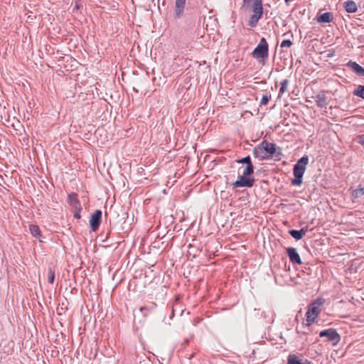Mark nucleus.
<instances>
[{"mask_svg": "<svg viewBox=\"0 0 364 364\" xmlns=\"http://www.w3.org/2000/svg\"><path fill=\"white\" fill-rule=\"evenodd\" d=\"M252 55L255 59H267L269 56V46L266 39L262 37L259 44L253 50Z\"/></svg>", "mask_w": 364, "mask_h": 364, "instance_id": "20e7f679", "label": "nucleus"}, {"mask_svg": "<svg viewBox=\"0 0 364 364\" xmlns=\"http://www.w3.org/2000/svg\"><path fill=\"white\" fill-rule=\"evenodd\" d=\"M344 8L348 13H355L358 9L355 2L350 0L344 2Z\"/></svg>", "mask_w": 364, "mask_h": 364, "instance_id": "f3484780", "label": "nucleus"}, {"mask_svg": "<svg viewBox=\"0 0 364 364\" xmlns=\"http://www.w3.org/2000/svg\"><path fill=\"white\" fill-rule=\"evenodd\" d=\"M358 143L361 145H364V135H361L358 137Z\"/></svg>", "mask_w": 364, "mask_h": 364, "instance_id": "473e14b6", "label": "nucleus"}, {"mask_svg": "<svg viewBox=\"0 0 364 364\" xmlns=\"http://www.w3.org/2000/svg\"><path fill=\"white\" fill-rule=\"evenodd\" d=\"M304 364H314L313 362H311V361H310V360H307V359H305V360H304Z\"/></svg>", "mask_w": 364, "mask_h": 364, "instance_id": "f704fd0d", "label": "nucleus"}, {"mask_svg": "<svg viewBox=\"0 0 364 364\" xmlns=\"http://www.w3.org/2000/svg\"><path fill=\"white\" fill-rule=\"evenodd\" d=\"M363 195H364V188L361 187L360 186H359V187L358 188L353 190L352 192V194H351L353 200L359 198L361 196H363Z\"/></svg>", "mask_w": 364, "mask_h": 364, "instance_id": "a211bd4d", "label": "nucleus"}, {"mask_svg": "<svg viewBox=\"0 0 364 364\" xmlns=\"http://www.w3.org/2000/svg\"><path fill=\"white\" fill-rule=\"evenodd\" d=\"M252 0H242V6L248 7Z\"/></svg>", "mask_w": 364, "mask_h": 364, "instance_id": "2f4dec72", "label": "nucleus"}, {"mask_svg": "<svg viewBox=\"0 0 364 364\" xmlns=\"http://www.w3.org/2000/svg\"><path fill=\"white\" fill-rule=\"evenodd\" d=\"M252 11L253 14L250 16L249 21H248V25L251 28H255L257 26L259 20L262 18L264 11L263 9H253L252 8Z\"/></svg>", "mask_w": 364, "mask_h": 364, "instance_id": "6e6552de", "label": "nucleus"}, {"mask_svg": "<svg viewBox=\"0 0 364 364\" xmlns=\"http://www.w3.org/2000/svg\"><path fill=\"white\" fill-rule=\"evenodd\" d=\"M252 8L263 9L262 4H259V3H256V2H254V1L252 3Z\"/></svg>", "mask_w": 364, "mask_h": 364, "instance_id": "c756f323", "label": "nucleus"}, {"mask_svg": "<svg viewBox=\"0 0 364 364\" xmlns=\"http://www.w3.org/2000/svg\"><path fill=\"white\" fill-rule=\"evenodd\" d=\"M270 98H271L270 96L263 95L262 97L260 104L262 105H266L268 103Z\"/></svg>", "mask_w": 364, "mask_h": 364, "instance_id": "cd10ccee", "label": "nucleus"}, {"mask_svg": "<svg viewBox=\"0 0 364 364\" xmlns=\"http://www.w3.org/2000/svg\"><path fill=\"white\" fill-rule=\"evenodd\" d=\"M287 253L290 262L293 264H301L302 263L301 257L294 247H288Z\"/></svg>", "mask_w": 364, "mask_h": 364, "instance_id": "1a4fd4ad", "label": "nucleus"}, {"mask_svg": "<svg viewBox=\"0 0 364 364\" xmlns=\"http://www.w3.org/2000/svg\"><path fill=\"white\" fill-rule=\"evenodd\" d=\"M75 210V212L74 213V218H77V219H80L81 218V216H80V211L82 210Z\"/></svg>", "mask_w": 364, "mask_h": 364, "instance_id": "7c9ffc66", "label": "nucleus"}, {"mask_svg": "<svg viewBox=\"0 0 364 364\" xmlns=\"http://www.w3.org/2000/svg\"><path fill=\"white\" fill-rule=\"evenodd\" d=\"M347 66L350 68L355 74L360 76H364V68H362L359 64L356 62H353L350 60L347 63Z\"/></svg>", "mask_w": 364, "mask_h": 364, "instance_id": "4468645a", "label": "nucleus"}, {"mask_svg": "<svg viewBox=\"0 0 364 364\" xmlns=\"http://www.w3.org/2000/svg\"><path fill=\"white\" fill-rule=\"evenodd\" d=\"M316 105L320 108L326 107L327 105L326 92L322 90L315 97Z\"/></svg>", "mask_w": 364, "mask_h": 364, "instance_id": "f8f14e48", "label": "nucleus"}, {"mask_svg": "<svg viewBox=\"0 0 364 364\" xmlns=\"http://www.w3.org/2000/svg\"><path fill=\"white\" fill-rule=\"evenodd\" d=\"M255 181V180L253 177L242 175L238 177L237 181L233 182L232 186L234 188H251L253 186Z\"/></svg>", "mask_w": 364, "mask_h": 364, "instance_id": "423d86ee", "label": "nucleus"}, {"mask_svg": "<svg viewBox=\"0 0 364 364\" xmlns=\"http://www.w3.org/2000/svg\"><path fill=\"white\" fill-rule=\"evenodd\" d=\"M289 84V81L287 79H284L281 82V87L279 89V95H282L287 90V86Z\"/></svg>", "mask_w": 364, "mask_h": 364, "instance_id": "412c9836", "label": "nucleus"}, {"mask_svg": "<svg viewBox=\"0 0 364 364\" xmlns=\"http://www.w3.org/2000/svg\"><path fill=\"white\" fill-rule=\"evenodd\" d=\"M237 163L246 164V166H249V164L253 165L250 156H247L244 158L237 160Z\"/></svg>", "mask_w": 364, "mask_h": 364, "instance_id": "393cba45", "label": "nucleus"}, {"mask_svg": "<svg viewBox=\"0 0 364 364\" xmlns=\"http://www.w3.org/2000/svg\"><path fill=\"white\" fill-rule=\"evenodd\" d=\"M301 231V235L304 237L306 233L309 231V230H311V229H309V226L308 225H306L304 227H303L301 230H299Z\"/></svg>", "mask_w": 364, "mask_h": 364, "instance_id": "c85d7f7f", "label": "nucleus"}, {"mask_svg": "<svg viewBox=\"0 0 364 364\" xmlns=\"http://www.w3.org/2000/svg\"><path fill=\"white\" fill-rule=\"evenodd\" d=\"M355 96L364 99V85H358L353 92Z\"/></svg>", "mask_w": 364, "mask_h": 364, "instance_id": "aec40b11", "label": "nucleus"}, {"mask_svg": "<svg viewBox=\"0 0 364 364\" xmlns=\"http://www.w3.org/2000/svg\"><path fill=\"white\" fill-rule=\"evenodd\" d=\"M333 19V14L331 12L323 13L317 17V21L321 23H330Z\"/></svg>", "mask_w": 364, "mask_h": 364, "instance_id": "2eb2a0df", "label": "nucleus"}, {"mask_svg": "<svg viewBox=\"0 0 364 364\" xmlns=\"http://www.w3.org/2000/svg\"><path fill=\"white\" fill-rule=\"evenodd\" d=\"M319 336L321 338L326 337L327 341L332 343L333 346H336L341 341V336L335 328H332L321 331L319 333Z\"/></svg>", "mask_w": 364, "mask_h": 364, "instance_id": "39448f33", "label": "nucleus"}, {"mask_svg": "<svg viewBox=\"0 0 364 364\" xmlns=\"http://www.w3.org/2000/svg\"><path fill=\"white\" fill-rule=\"evenodd\" d=\"M261 143L268 158H274L276 161H279L282 159V153L280 147L277 146L275 144L269 142L266 140L262 141Z\"/></svg>", "mask_w": 364, "mask_h": 364, "instance_id": "7ed1b4c3", "label": "nucleus"}, {"mask_svg": "<svg viewBox=\"0 0 364 364\" xmlns=\"http://www.w3.org/2000/svg\"><path fill=\"white\" fill-rule=\"evenodd\" d=\"M291 0H284L287 5H289V3Z\"/></svg>", "mask_w": 364, "mask_h": 364, "instance_id": "e433bc0d", "label": "nucleus"}, {"mask_svg": "<svg viewBox=\"0 0 364 364\" xmlns=\"http://www.w3.org/2000/svg\"><path fill=\"white\" fill-rule=\"evenodd\" d=\"M55 271L53 270L51 268H48V281L50 284H53L55 280Z\"/></svg>", "mask_w": 364, "mask_h": 364, "instance_id": "a878e982", "label": "nucleus"}, {"mask_svg": "<svg viewBox=\"0 0 364 364\" xmlns=\"http://www.w3.org/2000/svg\"><path fill=\"white\" fill-rule=\"evenodd\" d=\"M308 162L309 157L306 155L303 156L297 161L293 168L294 178L291 180V185L300 186L302 183V177L306 171V167Z\"/></svg>", "mask_w": 364, "mask_h": 364, "instance_id": "f257e3e1", "label": "nucleus"}, {"mask_svg": "<svg viewBox=\"0 0 364 364\" xmlns=\"http://www.w3.org/2000/svg\"><path fill=\"white\" fill-rule=\"evenodd\" d=\"M29 230L31 232V234L35 237L36 238H38L40 242H43V240L41 239V232L39 228V227L36 225H29Z\"/></svg>", "mask_w": 364, "mask_h": 364, "instance_id": "dca6fc26", "label": "nucleus"}, {"mask_svg": "<svg viewBox=\"0 0 364 364\" xmlns=\"http://www.w3.org/2000/svg\"><path fill=\"white\" fill-rule=\"evenodd\" d=\"M296 333H299V334H300V333H301V334H303V335H306V334H308V333H308V332H306V331H303V332H301V331H300L298 328H296Z\"/></svg>", "mask_w": 364, "mask_h": 364, "instance_id": "72a5a7b5", "label": "nucleus"}, {"mask_svg": "<svg viewBox=\"0 0 364 364\" xmlns=\"http://www.w3.org/2000/svg\"><path fill=\"white\" fill-rule=\"evenodd\" d=\"M324 301L323 299H318L309 306L308 310L306 313V323H303V326H309L313 322H314L321 311V307Z\"/></svg>", "mask_w": 364, "mask_h": 364, "instance_id": "f03ea898", "label": "nucleus"}, {"mask_svg": "<svg viewBox=\"0 0 364 364\" xmlns=\"http://www.w3.org/2000/svg\"><path fill=\"white\" fill-rule=\"evenodd\" d=\"M292 45V42L287 39V40H284L282 43H281V45L280 46L282 48H285V47H290Z\"/></svg>", "mask_w": 364, "mask_h": 364, "instance_id": "bb28decb", "label": "nucleus"}, {"mask_svg": "<svg viewBox=\"0 0 364 364\" xmlns=\"http://www.w3.org/2000/svg\"><path fill=\"white\" fill-rule=\"evenodd\" d=\"M68 200L74 210H82L81 204L77 198V194L71 193L68 195Z\"/></svg>", "mask_w": 364, "mask_h": 364, "instance_id": "9d476101", "label": "nucleus"}, {"mask_svg": "<svg viewBox=\"0 0 364 364\" xmlns=\"http://www.w3.org/2000/svg\"><path fill=\"white\" fill-rule=\"evenodd\" d=\"M254 2L259 3V4H262V0H254Z\"/></svg>", "mask_w": 364, "mask_h": 364, "instance_id": "c9c22d12", "label": "nucleus"}, {"mask_svg": "<svg viewBox=\"0 0 364 364\" xmlns=\"http://www.w3.org/2000/svg\"><path fill=\"white\" fill-rule=\"evenodd\" d=\"M253 155L255 158L259 159V160L262 161L269 159L265 151L263 149V146H262V143L259 145L256 146L253 149Z\"/></svg>", "mask_w": 364, "mask_h": 364, "instance_id": "9b49d317", "label": "nucleus"}, {"mask_svg": "<svg viewBox=\"0 0 364 364\" xmlns=\"http://www.w3.org/2000/svg\"><path fill=\"white\" fill-rule=\"evenodd\" d=\"M287 364H304L298 357L294 354H290L287 357Z\"/></svg>", "mask_w": 364, "mask_h": 364, "instance_id": "6ab92c4d", "label": "nucleus"}, {"mask_svg": "<svg viewBox=\"0 0 364 364\" xmlns=\"http://www.w3.org/2000/svg\"><path fill=\"white\" fill-rule=\"evenodd\" d=\"M289 233L296 240H299L303 237L300 230H289Z\"/></svg>", "mask_w": 364, "mask_h": 364, "instance_id": "4be33fe9", "label": "nucleus"}, {"mask_svg": "<svg viewBox=\"0 0 364 364\" xmlns=\"http://www.w3.org/2000/svg\"><path fill=\"white\" fill-rule=\"evenodd\" d=\"M186 1V0H176L174 11V16L176 18H180L182 16Z\"/></svg>", "mask_w": 364, "mask_h": 364, "instance_id": "ddd939ff", "label": "nucleus"}, {"mask_svg": "<svg viewBox=\"0 0 364 364\" xmlns=\"http://www.w3.org/2000/svg\"><path fill=\"white\" fill-rule=\"evenodd\" d=\"M254 166L249 164V166H246L242 171V175L250 176L254 173Z\"/></svg>", "mask_w": 364, "mask_h": 364, "instance_id": "b1692460", "label": "nucleus"}, {"mask_svg": "<svg viewBox=\"0 0 364 364\" xmlns=\"http://www.w3.org/2000/svg\"><path fill=\"white\" fill-rule=\"evenodd\" d=\"M102 213L100 210H96L94 213L91 215L90 225L93 232L98 230L102 221Z\"/></svg>", "mask_w": 364, "mask_h": 364, "instance_id": "0eeeda50", "label": "nucleus"}, {"mask_svg": "<svg viewBox=\"0 0 364 364\" xmlns=\"http://www.w3.org/2000/svg\"><path fill=\"white\" fill-rule=\"evenodd\" d=\"M156 306H157L156 304L154 302H152L150 304V305L144 306L140 307L139 310L142 313L144 311H152L156 308Z\"/></svg>", "mask_w": 364, "mask_h": 364, "instance_id": "5701e85b", "label": "nucleus"}, {"mask_svg": "<svg viewBox=\"0 0 364 364\" xmlns=\"http://www.w3.org/2000/svg\"><path fill=\"white\" fill-rule=\"evenodd\" d=\"M161 364H162V363H161Z\"/></svg>", "mask_w": 364, "mask_h": 364, "instance_id": "4c0bfd02", "label": "nucleus"}]
</instances>
